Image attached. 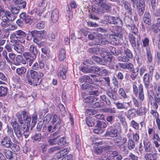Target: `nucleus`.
<instances>
[{
    "instance_id": "7",
    "label": "nucleus",
    "mask_w": 160,
    "mask_h": 160,
    "mask_svg": "<svg viewBox=\"0 0 160 160\" xmlns=\"http://www.w3.org/2000/svg\"><path fill=\"white\" fill-rule=\"evenodd\" d=\"M62 120L60 117L56 114H52V118L51 123L53 125V131H56L59 129L61 127Z\"/></svg>"
},
{
    "instance_id": "11",
    "label": "nucleus",
    "mask_w": 160,
    "mask_h": 160,
    "mask_svg": "<svg viewBox=\"0 0 160 160\" xmlns=\"http://www.w3.org/2000/svg\"><path fill=\"white\" fill-rule=\"evenodd\" d=\"M67 72V68H65L63 65H61L58 69L57 75L58 76H62V79H65L66 78Z\"/></svg>"
},
{
    "instance_id": "21",
    "label": "nucleus",
    "mask_w": 160,
    "mask_h": 160,
    "mask_svg": "<svg viewBox=\"0 0 160 160\" xmlns=\"http://www.w3.org/2000/svg\"><path fill=\"white\" fill-rule=\"evenodd\" d=\"M116 91H113L112 90H107L106 92V94L113 101H115L117 99V98L115 95Z\"/></svg>"
},
{
    "instance_id": "34",
    "label": "nucleus",
    "mask_w": 160,
    "mask_h": 160,
    "mask_svg": "<svg viewBox=\"0 0 160 160\" xmlns=\"http://www.w3.org/2000/svg\"><path fill=\"white\" fill-rule=\"evenodd\" d=\"M6 18L8 19V20L10 21H13L15 20L16 17L12 13L8 10H7V13L5 17Z\"/></svg>"
},
{
    "instance_id": "55",
    "label": "nucleus",
    "mask_w": 160,
    "mask_h": 160,
    "mask_svg": "<svg viewBox=\"0 0 160 160\" xmlns=\"http://www.w3.org/2000/svg\"><path fill=\"white\" fill-rule=\"evenodd\" d=\"M47 32L44 30H42L41 31H37V36L42 38V39H44L46 37Z\"/></svg>"
},
{
    "instance_id": "57",
    "label": "nucleus",
    "mask_w": 160,
    "mask_h": 160,
    "mask_svg": "<svg viewBox=\"0 0 160 160\" xmlns=\"http://www.w3.org/2000/svg\"><path fill=\"white\" fill-rule=\"evenodd\" d=\"M60 149V148L59 146H55L54 147H52L48 149V153L51 154L55 152L58 151Z\"/></svg>"
},
{
    "instance_id": "44",
    "label": "nucleus",
    "mask_w": 160,
    "mask_h": 160,
    "mask_svg": "<svg viewBox=\"0 0 160 160\" xmlns=\"http://www.w3.org/2000/svg\"><path fill=\"white\" fill-rule=\"evenodd\" d=\"M90 77H91V78L92 80V82L93 83V84H94L96 86H98V84L97 83H100L101 82V81L99 80L98 78H97V76L96 75L94 74H90L89 75Z\"/></svg>"
},
{
    "instance_id": "1",
    "label": "nucleus",
    "mask_w": 160,
    "mask_h": 160,
    "mask_svg": "<svg viewBox=\"0 0 160 160\" xmlns=\"http://www.w3.org/2000/svg\"><path fill=\"white\" fill-rule=\"evenodd\" d=\"M37 31L34 30L32 31H28L27 34L22 30H18L11 33L10 36V42H13L15 43L19 41L21 43H23L25 42V40L24 38L27 36V40L30 41L32 38H34L37 36Z\"/></svg>"
},
{
    "instance_id": "16",
    "label": "nucleus",
    "mask_w": 160,
    "mask_h": 160,
    "mask_svg": "<svg viewBox=\"0 0 160 160\" xmlns=\"http://www.w3.org/2000/svg\"><path fill=\"white\" fill-rule=\"evenodd\" d=\"M143 21L145 23L148 25H150L151 23L152 18L151 15L149 12H146L144 14Z\"/></svg>"
},
{
    "instance_id": "17",
    "label": "nucleus",
    "mask_w": 160,
    "mask_h": 160,
    "mask_svg": "<svg viewBox=\"0 0 160 160\" xmlns=\"http://www.w3.org/2000/svg\"><path fill=\"white\" fill-rule=\"evenodd\" d=\"M136 109L131 108L127 111V117L129 120L132 119L136 115Z\"/></svg>"
},
{
    "instance_id": "5",
    "label": "nucleus",
    "mask_w": 160,
    "mask_h": 160,
    "mask_svg": "<svg viewBox=\"0 0 160 160\" xmlns=\"http://www.w3.org/2000/svg\"><path fill=\"white\" fill-rule=\"evenodd\" d=\"M111 7L105 3L101 7H98L97 6H93L92 10L95 13L102 14L105 12H108L111 11Z\"/></svg>"
},
{
    "instance_id": "45",
    "label": "nucleus",
    "mask_w": 160,
    "mask_h": 160,
    "mask_svg": "<svg viewBox=\"0 0 160 160\" xmlns=\"http://www.w3.org/2000/svg\"><path fill=\"white\" fill-rule=\"evenodd\" d=\"M114 103L118 109H124L125 110H127L128 109V107L125 106V104L126 103V102H123V103H121L120 102H118L116 103L114 102Z\"/></svg>"
},
{
    "instance_id": "19",
    "label": "nucleus",
    "mask_w": 160,
    "mask_h": 160,
    "mask_svg": "<svg viewBox=\"0 0 160 160\" xmlns=\"http://www.w3.org/2000/svg\"><path fill=\"white\" fill-rule=\"evenodd\" d=\"M152 140H153V143L155 146H159L160 143V137L159 134L154 132L153 134Z\"/></svg>"
},
{
    "instance_id": "20",
    "label": "nucleus",
    "mask_w": 160,
    "mask_h": 160,
    "mask_svg": "<svg viewBox=\"0 0 160 160\" xmlns=\"http://www.w3.org/2000/svg\"><path fill=\"white\" fill-rule=\"evenodd\" d=\"M150 75L148 73H146L143 76V79L145 87L148 88L150 83Z\"/></svg>"
},
{
    "instance_id": "31",
    "label": "nucleus",
    "mask_w": 160,
    "mask_h": 160,
    "mask_svg": "<svg viewBox=\"0 0 160 160\" xmlns=\"http://www.w3.org/2000/svg\"><path fill=\"white\" fill-rule=\"evenodd\" d=\"M38 50L37 49L36 46H34L33 45H31L29 47V51L30 53L32 54L34 57L36 58L38 52Z\"/></svg>"
},
{
    "instance_id": "37",
    "label": "nucleus",
    "mask_w": 160,
    "mask_h": 160,
    "mask_svg": "<svg viewBox=\"0 0 160 160\" xmlns=\"http://www.w3.org/2000/svg\"><path fill=\"white\" fill-rule=\"evenodd\" d=\"M127 145L128 149L130 150H132L135 148V142L131 139L128 140Z\"/></svg>"
},
{
    "instance_id": "36",
    "label": "nucleus",
    "mask_w": 160,
    "mask_h": 160,
    "mask_svg": "<svg viewBox=\"0 0 160 160\" xmlns=\"http://www.w3.org/2000/svg\"><path fill=\"white\" fill-rule=\"evenodd\" d=\"M95 120L91 117H88L86 118V123L89 127H92L94 125Z\"/></svg>"
},
{
    "instance_id": "41",
    "label": "nucleus",
    "mask_w": 160,
    "mask_h": 160,
    "mask_svg": "<svg viewBox=\"0 0 160 160\" xmlns=\"http://www.w3.org/2000/svg\"><path fill=\"white\" fill-rule=\"evenodd\" d=\"M152 31L154 33H157L160 32V24L157 23H153L151 26Z\"/></svg>"
},
{
    "instance_id": "53",
    "label": "nucleus",
    "mask_w": 160,
    "mask_h": 160,
    "mask_svg": "<svg viewBox=\"0 0 160 160\" xmlns=\"http://www.w3.org/2000/svg\"><path fill=\"white\" fill-rule=\"evenodd\" d=\"M150 113L152 115L153 117L156 119V122L160 120L159 118V114L156 110H151Z\"/></svg>"
},
{
    "instance_id": "48",
    "label": "nucleus",
    "mask_w": 160,
    "mask_h": 160,
    "mask_svg": "<svg viewBox=\"0 0 160 160\" xmlns=\"http://www.w3.org/2000/svg\"><path fill=\"white\" fill-rule=\"evenodd\" d=\"M31 138L34 141L40 142L42 138V137L41 134L38 133L32 136Z\"/></svg>"
},
{
    "instance_id": "18",
    "label": "nucleus",
    "mask_w": 160,
    "mask_h": 160,
    "mask_svg": "<svg viewBox=\"0 0 160 160\" xmlns=\"http://www.w3.org/2000/svg\"><path fill=\"white\" fill-rule=\"evenodd\" d=\"M124 9L127 14L129 15H132V9L131 5L127 1L123 2L122 3Z\"/></svg>"
},
{
    "instance_id": "43",
    "label": "nucleus",
    "mask_w": 160,
    "mask_h": 160,
    "mask_svg": "<svg viewBox=\"0 0 160 160\" xmlns=\"http://www.w3.org/2000/svg\"><path fill=\"white\" fill-rule=\"evenodd\" d=\"M136 113L139 115L145 114L147 112V109L145 107H141L136 110Z\"/></svg>"
},
{
    "instance_id": "6",
    "label": "nucleus",
    "mask_w": 160,
    "mask_h": 160,
    "mask_svg": "<svg viewBox=\"0 0 160 160\" xmlns=\"http://www.w3.org/2000/svg\"><path fill=\"white\" fill-rule=\"evenodd\" d=\"M124 56H119L118 58V60L121 62H125L130 61L132 58L133 56L132 52L128 48H125L124 50Z\"/></svg>"
},
{
    "instance_id": "27",
    "label": "nucleus",
    "mask_w": 160,
    "mask_h": 160,
    "mask_svg": "<svg viewBox=\"0 0 160 160\" xmlns=\"http://www.w3.org/2000/svg\"><path fill=\"white\" fill-rule=\"evenodd\" d=\"M88 52L92 54H102V50L98 48H92L88 49Z\"/></svg>"
},
{
    "instance_id": "46",
    "label": "nucleus",
    "mask_w": 160,
    "mask_h": 160,
    "mask_svg": "<svg viewBox=\"0 0 160 160\" xmlns=\"http://www.w3.org/2000/svg\"><path fill=\"white\" fill-rule=\"evenodd\" d=\"M124 21L126 25L129 27H130L133 22L132 18L128 16H126L124 18Z\"/></svg>"
},
{
    "instance_id": "54",
    "label": "nucleus",
    "mask_w": 160,
    "mask_h": 160,
    "mask_svg": "<svg viewBox=\"0 0 160 160\" xmlns=\"http://www.w3.org/2000/svg\"><path fill=\"white\" fill-rule=\"evenodd\" d=\"M48 142L50 145L52 146L56 145L58 144V139L52 138H48Z\"/></svg>"
},
{
    "instance_id": "22",
    "label": "nucleus",
    "mask_w": 160,
    "mask_h": 160,
    "mask_svg": "<svg viewBox=\"0 0 160 160\" xmlns=\"http://www.w3.org/2000/svg\"><path fill=\"white\" fill-rule=\"evenodd\" d=\"M111 24H113L121 28L122 26V22L119 18L113 17Z\"/></svg>"
},
{
    "instance_id": "60",
    "label": "nucleus",
    "mask_w": 160,
    "mask_h": 160,
    "mask_svg": "<svg viewBox=\"0 0 160 160\" xmlns=\"http://www.w3.org/2000/svg\"><path fill=\"white\" fill-rule=\"evenodd\" d=\"M142 47H144L149 48L148 46L149 43V40L148 38L147 37L145 38L142 39Z\"/></svg>"
},
{
    "instance_id": "62",
    "label": "nucleus",
    "mask_w": 160,
    "mask_h": 160,
    "mask_svg": "<svg viewBox=\"0 0 160 160\" xmlns=\"http://www.w3.org/2000/svg\"><path fill=\"white\" fill-rule=\"evenodd\" d=\"M45 22L43 21H40L36 25V28L40 29L44 28L45 27Z\"/></svg>"
},
{
    "instance_id": "2",
    "label": "nucleus",
    "mask_w": 160,
    "mask_h": 160,
    "mask_svg": "<svg viewBox=\"0 0 160 160\" xmlns=\"http://www.w3.org/2000/svg\"><path fill=\"white\" fill-rule=\"evenodd\" d=\"M43 74L40 72H38L32 69L28 71L26 77L28 84L34 86L39 85L41 83L42 79L40 78L43 76Z\"/></svg>"
},
{
    "instance_id": "38",
    "label": "nucleus",
    "mask_w": 160,
    "mask_h": 160,
    "mask_svg": "<svg viewBox=\"0 0 160 160\" xmlns=\"http://www.w3.org/2000/svg\"><path fill=\"white\" fill-rule=\"evenodd\" d=\"M14 49L18 53H22L24 50V48L21 44H16L14 45Z\"/></svg>"
},
{
    "instance_id": "64",
    "label": "nucleus",
    "mask_w": 160,
    "mask_h": 160,
    "mask_svg": "<svg viewBox=\"0 0 160 160\" xmlns=\"http://www.w3.org/2000/svg\"><path fill=\"white\" fill-rule=\"evenodd\" d=\"M80 70L84 73H90V67L82 66L79 68Z\"/></svg>"
},
{
    "instance_id": "35",
    "label": "nucleus",
    "mask_w": 160,
    "mask_h": 160,
    "mask_svg": "<svg viewBox=\"0 0 160 160\" xmlns=\"http://www.w3.org/2000/svg\"><path fill=\"white\" fill-rule=\"evenodd\" d=\"M139 68H136L135 69L130 71V76L131 79L133 80H135L138 73Z\"/></svg>"
},
{
    "instance_id": "52",
    "label": "nucleus",
    "mask_w": 160,
    "mask_h": 160,
    "mask_svg": "<svg viewBox=\"0 0 160 160\" xmlns=\"http://www.w3.org/2000/svg\"><path fill=\"white\" fill-rule=\"evenodd\" d=\"M9 148H10L11 149L15 152L18 151L20 149L19 146L18 145L12 142L10 144Z\"/></svg>"
},
{
    "instance_id": "10",
    "label": "nucleus",
    "mask_w": 160,
    "mask_h": 160,
    "mask_svg": "<svg viewBox=\"0 0 160 160\" xmlns=\"http://www.w3.org/2000/svg\"><path fill=\"white\" fill-rule=\"evenodd\" d=\"M112 147L108 145L103 146L100 147H96L95 149V152L97 154L103 153L107 150H111Z\"/></svg>"
},
{
    "instance_id": "24",
    "label": "nucleus",
    "mask_w": 160,
    "mask_h": 160,
    "mask_svg": "<svg viewBox=\"0 0 160 160\" xmlns=\"http://www.w3.org/2000/svg\"><path fill=\"white\" fill-rule=\"evenodd\" d=\"M90 76L88 75H84L83 77L79 79L80 82H88L89 84L93 83L92 78L90 77Z\"/></svg>"
},
{
    "instance_id": "42",
    "label": "nucleus",
    "mask_w": 160,
    "mask_h": 160,
    "mask_svg": "<svg viewBox=\"0 0 160 160\" xmlns=\"http://www.w3.org/2000/svg\"><path fill=\"white\" fill-rule=\"evenodd\" d=\"M27 71V68L23 67L17 68L16 70V72L19 76L24 74Z\"/></svg>"
},
{
    "instance_id": "15",
    "label": "nucleus",
    "mask_w": 160,
    "mask_h": 160,
    "mask_svg": "<svg viewBox=\"0 0 160 160\" xmlns=\"http://www.w3.org/2000/svg\"><path fill=\"white\" fill-rule=\"evenodd\" d=\"M59 12L58 10L55 8L52 11L51 16V20L53 23L56 22L58 21L59 17Z\"/></svg>"
},
{
    "instance_id": "51",
    "label": "nucleus",
    "mask_w": 160,
    "mask_h": 160,
    "mask_svg": "<svg viewBox=\"0 0 160 160\" xmlns=\"http://www.w3.org/2000/svg\"><path fill=\"white\" fill-rule=\"evenodd\" d=\"M22 0H18L17 2H15L16 4H18L19 8H24L26 6V2L25 1L22 2Z\"/></svg>"
},
{
    "instance_id": "49",
    "label": "nucleus",
    "mask_w": 160,
    "mask_h": 160,
    "mask_svg": "<svg viewBox=\"0 0 160 160\" xmlns=\"http://www.w3.org/2000/svg\"><path fill=\"white\" fill-rule=\"evenodd\" d=\"M107 125V124L105 122L102 121L98 120L97 121L96 126L97 128H99L102 129L105 128Z\"/></svg>"
},
{
    "instance_id": "14",
    "label": "nucleus",
    "mask_w": 160,
    "mask_h": 160,
    "mask_svg": "<svg viewBox=\"0 0 160 160\" xmlns=\"http://www.w3.org/2000/svg\"><path fill=\"white\" fill-rule=\"evenodd\" d=\"M122 35L120 33L116 32L114 35V37L111 39V43L113 45H117L119 43V39L122 38Z\"/></svg>"
},
{
    "instance_id": "8",
    "label": "nucleus",
    "mask_w": 160,
    "mask_h": 160,
    "mask_svg": "<svg viewBox=\"0 0 160 160\" xmlns=\"http://www.w3.org/2000/svg\"><path fill=\"white\" fill-rule=\"evenodd\" d=\"M19 18L22 20L26 24L31 25L33 22V18L27 14L25 12H22L20 14Z\"/></svg>"
},
{
    "instance_id": "32",
    "label": "nucleus",
    "mask_w": 160,
    "mask_h": 160,
    "mask_svg": "<svg viewBox=\"0 0 160 160\" xmlns=\"http://www.w3.org/2000/svg\"><path fill=\"white\" fill-rule=\"evenodd\" d=\"M146 51L148 62L149 63H151L152 61L153 58L150 48H146Z\"/></svg>"
},
{
    "instance_id": "28",
    "label": "nucleus",
    "mask_w": 160,
    "mask_h": 160,
    "mask_svg": "<svg viewBox=\"0 0 160 160\" xmlns=\"http://www.w3.org/2000/svg\"><path fill=\"white\" fill-rule=\"evenodd\" d=\"M20 125H19L20 127V128L21 130H25L26 129H29L30 128V127L28 125L27 126V125L25 123H23V121L22 120V118L21 117H19L18 118V121Z\"/></svg>"
},
{
    "instance_id": "61",
    "label": "nucleus",
    "mask_w": 160,
    "mask_h": 160,
    "mask_svg": "<svg viewBox=\"0 0 160 160\" xmlns=\"http://www.w3.org/2000/svg\"><path fill=\"white\" fill-rule=\"evenodd\" d=\"M131 126L135 129L138 130L139 128V124L134 120H132L130 123Z\"/></svg>"
},
{
    "instance_id": "47",
    "label": "nucleus",
    "mask_w": 160,
    "mask_h": 160,
    "mask_svg": "<svg viewBox=\"0 0 160 160\" xmlns=\"http://www.w3.org/2000/svg\"><path fill=\"white\" fill-rule=\"evenodd\" d=\"M9 24L10 22L8 19L6 18H2L1 25L2 28H4L8 27Z\"/></svg>"
},
{
    "instance_id": "50",
    "label": "nucleus",
    "mask_w": 160,
    "mask_h": 160,
    "mask_svg": "<svg viewBox=\"0 0 160 160\" xmlns=\"http://www.w3.org/2000/svg\"><path fill=\"white\" fill-rule=\"evenodd\" d=\"M20 130L21 129L20 127H18V128L13 129L14 132L17 138L18 139L21 138L22 135V134Z\"/></svg>"
},
{
    "instance_id": "33",
    "label": "nucleus",
    "mask_w": 160,
    "mask_h": 160,
    "mask_svg": "<svg viewBox=\"0 0 160 160\" xmlns=\"http://www.w3.org/2000/svg\"><path fill=\"white\" fill-rule=\"evenodd\" d=\"M8 88L6 87L0 86V97H3L7 96Z\"/></svg>"
},
{
    "instance_id": "59",
    "label": "nucleus",
    "mask_w": 160,
    "mask_h": 160,
    "mask_svg": "<svg viewBox=\"0 0 160 160\" xmlns=\"http://www.w3.org/2000/svg\"><path fill=\"white\" fill-rule=\"evenodd\" d=\"M7 129L8 134L12 138H15L13 134V130L12 128L11 127H9L8 125H7Z\"/></svg>"
},
{
    "instance_id": "30",
    "label": "nucleus",
    "mask_w": 160,
    "mask_h": 160,
    "mask_svg": "<svg viewBox=\"0 0 160 160\" xmlns=\"http://www.w3.org/2000/svg\"><path fill=\"white\" fill-rule=\"evenodd\" d=\"M75 141L76 148L78 151H80L81 149V140L79 135H76L75 137Z\"/></svg>"
},
{
    "instance_id": "56",
    "label": "nucleus",
    "mask_w": 160,
    "mask_h": 160,
    "mask_svg": "<svg viewBox=\"0 0 160 160\" xmlns=\"http://www.w3.org/2000/svg\"><path fill=\"white\" fill-rule=\"evenodd\" d=\"M46 0H42L39 2L37 4V6L39 8H43L47 5Z\"/></svg>"
},
{
    "instance_id": "9",
    "label": "nucleus",
    "mask_w": 160,
    "mask_h": 160,
    "mask_svg": "<svg viewBox=\"0 0 160 160\" xmlns=\"http://www.w3.org/2000/svg\"><path fill=\"white\" fill-rule=\"evenodd\" d=\"M143 143L145 152H149L152 151V146L151 141L149 138H145L143 140Z\"/></svg>"
},
{
    "instance_id": "3",
    "label": "nucleus",
    "mask_w": 160,
    "mask_h": 160,
    "mask_svg": "<svg viewBox=\"0 0 160 160\" xmlns=\"http://www.w3.org/2000/svg\"><path fill=\"white\" fill-rule=\"evenodd\" d=\"M153 96L154 98L153 100V104L154 108L157 110L158 108V106L160 105V87L158 86L157 88L155 95L152 90H150L148 92V96L149 99L151 98H153Z\"/></svg>"
},
{
    "instance_id": "25",
    "label": "nucleus",
    "mask_w": 160,
    "mask_h": 160,
    "mask_svg": "<svg viewBox=\"0 0 160 160\" xmlns=\"http://www.w3.org/2000/svg\"><path fill=\"white\" fill-rule=\"evenodd\" d=\"M23 116V121H24L25 123L30 127L31 122L32 119V117L28 115H27L26 113L24 112L22 114Z\"/></svg>"
},
{
    "instance_id": "29",
    "label": "nucleus",
    "mask_w": 160,
    "mask_h": 160,
    "mask_svg": "<svg viewBox=\"0 0 160 160\" xmlns=\"http://www.w3.org/2000/svg\"><path fill=\"white\" fill-rule=\"evenodd\" d=\"M139 91L138 98L141 101H143L144 99V97L143 86L141 84H140L139 85Z\"/></svg>"
},
{
    "instance_id": "58",
    "label": "nucleus",
    "mask_w": 160,
    "mask_h": 160,
    "mask_svg": "<svg viewBox=\"0 0 160 160\" xmlns=\"http://www.w3.org/2000/svg\"><path fill=\"white\" fill-rule=\"evenodd\" d=\"M93 3L98 5V7H101L106 2V0H93Z\"/></svg>"
},
{
    "instance_id": "40",
    "label": "nucleus",
    "mask_w": 160,
    "mask_h": 160,
    "mask_svg": "<svg viewBox=\"0 0 160 160\" xmlns=\"http://www.w3.org/2000/svg\"><path fill=\"white\" fill-rule=\"evenodd\" d=\"M85 102L87 103L91 104L97 101L96 97L93 96H90L87 97L85 99Z\"/></svg>"
},
{
    "instance_id": "13",
    "label": "nucleus",
    "mask_w": 160,
    "mask_h": 160,
    "mask_svg": "<svg viewBox=\"0 0 160 160\" xmlns=\"http://www.w3.org/2000/svg\"><path fill=\"white\" fill-rule=\"evenodd\" d=\"M3 153L7 159L11 160H16L15 156V153L13 152L10 150L5 149L4 150Z\"/></svg>"
},
{
    "instance_id": "23",
    "label": "nucleus",
    "mask_w": 160,
    "mask_h": 160,
    "mask_svg": "<svg viewBox=\"0 0 160 160\" xmlns=\"http://www.w3.org/2000/svg\"><path fill=\"white\" fill-rule=\"evenodd\" d=\"M44 66V62L42 61H40L38 63L37 62L34 63L32 66V68L33 70H38L39 68H43Z\"/></svg>"
},
{
    "instance_id": "12",
    "label": "nucleus",
    "mask_w": 160,
    "mask_h": 160,
    "mask_svg": "<svg viewBox=\"0 0 160 160\" xmlns=\"http://www.w3.org/2000/svg\"><path fill=\"white\" fill-rule=\"evenodd\" d=\"M12 142L10 138L7 136L3 138L1 141V145L6 148H9Z\"/></svg>"
},
{
    "instance_id": "26",
    "label": "nucleus",
    "mask_w": 160,
    "mask_h": 160,
    "mask_svg": "<svg viewBox=\"0 0 160 160\" xmlns=\"http://www.w3.org/2000/svg\"><path fill=\"white\" fill-rule=\"evenodd\" d=\"M156 153H152L147 152L144 156L146 160H157Z\"/></svg>"
},
{
    "instance_id": "63",
    "label": "nucleus",
    "mask_w": 160,
    "mask_h": 160,
    "mask_svg": "<svg viewBox=\"0 0 160 160\" xmlns=\"http://www.w3.org/2000/svg\"><path fill=\"white\" fill-rule=\"evenodd\" d=\"M66 144L65 138L63 137L58 139V144L59 146H63Z\"/></svg>"
},
{
    "instance_id": "4",
    "label": "nucleus",
    "mask_w": 160,
    "mask_h": 160,
    "mask_svg": "<svg viewBox=\"0 0 160 160\" xmlns=\"http://www.w3.org/2000/svg\"><path fill=\"white\" fill-rule=\"evenodd\" d=\"M116 128L118 129L121 128L120 124L118 122H116L113 125L109 127L107 129L105 136L106 137H109L112 138L117 137L118 131Z\"/></svg>"
},
{
    "instance_id": "39",
    "label": "nucleus",
    "mask_w": 160,
    "mask_h": 160,
    "mask_svg": "<svg viewBox=\"0 0 160 160\" xmlns=\"http://www.w3.org/2000/svg\"><path fill=\"white\" fill-rule=\"evenodd\" d=\"M66 58V52L64 49H60L59 50L58 58L61 61H63Z\"/></svg>"
}]
</instances>
